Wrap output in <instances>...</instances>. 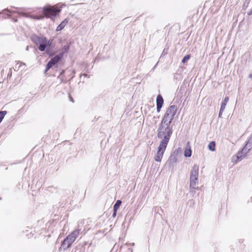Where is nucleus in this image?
Returning a JSON list of instances; mask_svg holds the SVG:
<instances>
[{
	"label": "nucleus",
	"mask_w": 252,
	"mask_h": 252,
	"mask_svg": "<svg viewBox=\"0 0 252 252\" xmlns=\"http://www.w3.org/2000/svg\"><path fill=\"white\" fill-rule=\"evenodd\" d=\"M248 15L249 16H252V8L248 12Z\"/></svg>",
	"instance_id": "b1692460"
},
{
	"label": "nucleus",
	"mask_w": 252,
	"mask_h": 252,
	"mask_svg": "<svg viewBox=\"0 0 252 252\" xmlns=\"http://www.w3.org/2000/svg\"><path fill=\"white\" fill-rule=\"evenodd\" d=\"M44 41H45L44 44H45V45L47 47V46H51V45L52 44V40H47L46 38H45V40Z\"/></svg>",
	"instance_id": "4be33fe9"
},
{
	"label": "nucleus",
	"mask_w": 252,
	"mask_h": 252,
	"mask_svg": "<svg viewBox=\"0 0 252 252\" xmlns=\"http://www.w3.org/2000/svg\"><path fill=\"white\" fill-rule=\"evenodd\" d=\"M229 101V97L228 96H225L223 101L221 103L220 108L221 111H224L227 102Z\"/></svg>",
	"instance_id": "ddd939ff"
},
{
	"label": "nucleus",
	"mask_w": 252,
	"mask_h": 252,
	"mask_svg": "<svg viewBox=\"0 0 252 252\" xmlns=\"http://www.w3.org/2000/svg\"><path fill=\"white\" fill-rule=\"evenodd\" d=\"M79 231V229L75 230L68 235L63 242L61 248L63 250L68 248L78 236Z\"/></svg>",
	"instance_id": "f03ea898"
},
{
	"label": "nucleus",
	"mask_w": 252,
	"mask_h": 252,
	"mask_svg": "<svg viewBox=\"0 0 252 252\" xmlns=\"http://www.w3.org/2000/svg\"><path fill=\"white\" fill-rule=\"evenodd\" d=\"M22 66H26L25 63H24L20 61H18L17 63V64L15 66L16 68H18V69L22 68Z\"/></svg>",
	"instance_id": "a211bd4d"
},
{
	"label": "nucleus",
	"mask_w": 252,
	"mask_h": 252,
	"mask_svg": "<svg viewBox=\"0 0 252 252\" xmlns=\"http://www.w3.org/2000/svg\"><path fill=\"white\" fill-rule=\"evenodd\" d=\"M61 59V57L59 55H56L53 58H52L47 63L46 68L45 69V72H46L50 68H51L54 65L57 63Z\"/></svg>",
	"instance_id": "423d86ee"
},
{
	"label": "nucleus",
	"mask_w": 252,
	"mask_h": 252,
	"mask_svg": "<svg viewBox=\"0 0 252 252\" xmlns=\"http://www.w3.org/2000/svg\"><path fill=\"white\" fill-rule=\"evenodd\" d=\"M245 146L250 151L252 149V134L249 138Z\"/></svg>",
	"instance_id": "2eb2a0df"
},
{
	"label": "nucleus",
	"mask_w": 252,
	"mask_h": 252,
	"mask_svg": "<svg viewBox=\"0 0 252 252\" xmlns=\"http://www.w3.org/2000/svg\"><path fill=\"white\" fill-rule=\"evenodd\" d=\"M45 15L47 17L55 16L57 13L60 11V9H56L54 6H45L43 8Z\"/></svg>",
	"instance_id": "39448f33"
},
{
	"label": "nucleus",
	"mask_w": 252,
	"mask_h": 252,
	"mask_svg": "<svg viewBox=\"0 0 252 252\" xmlns=\"http://www.w3.org/2000/svg\"><path fill=\"white\" fill-rule=\"evenodd\" d=\"M208 149L209 150H210L212 152H214L216 150V143L215 141H212L211 142L208 146Z\"/></svg>",
	"instance_id": "dca6fc26"
},
{
	"label": "nucleus",
	"mask_w": 252,
	"mask_h": 252,
	"mask_svg": "<svg viewBox=\"0 0 252 252\" xmlns=\"http://www.w3.org/2000/svg\"><path fill=\"white\" fill-rule=\"evenodd\" d=\"M43 18V16H37L35 17V19H36L37 20H40V19H41Z\"/></svg>",
	"instance_id": "393cba45"
},
{
	"label": "nucleus",
	"mask_w": 252,
	"mask_h": 252,
	"mask_svg": "<svg viewBox=\"0 0 252 252\" xmlns=\"http://www.w3.org/2000/svg\"><path fill=\"white\" fill-rule=\"evenodd\" d=\"M32 40L37 45L42 43L44 44L45 42L44 41L45 40V37L33 36L32 37Z\"/></svg>",
	"instance_id": "9d476101"
},
{
	"label": "nucleus",
	"mask_w": 252,
	"mask_h": 252,
	"mask_svg": "<svg viewBox=\"0 0 252 252\" xmlns=\"http://www.w3.org/2000/svg\"><path fill=\"white\" fill-rule=\"evenodd\" d=\"M249 151L250 150H248L245 146H244L242 150L237 153L236 156L237 159L241 160L242 158L246 156Z\"/></svg>",
	"instance_id": "0eeeda50"
},
{
	"label": "nucleus",
	"mask_w": 252,
	"mask_h": 252,
	"mask_svg": "<svg viewBox=\"0 0 252 252\" xmlns=\"http://www.w3.org/2000/svg\"><path fill=\"white\" fill-rule=\"evenodd\" d=\"M190 59V55H187L184 57V58L183 59L182 62L183 63H185L187 62L188 60H189Z\"/></svg>",
	"instance_id": "aec40b11"
},
{
	"label": "nucleus",
	"mask_w": 252,
	"mask_h": 252,
	"mask_svg": "<svg viewBox=\"0 0 252 252\" xmlns=\"http://www.w3.org/2000/svg\"><path fill=\"white\" fill-rule=\"evenodd\" d=\"M223 111H221V108H220V110L219 114V117H221V116Z\"/></svg>",
	"instance_id": "5701e85b"
},
{
	"label": "nucleus",
	"mask_w": 252,
	"mask_h": 252,
	"mask_svg": "<svg viewBox=\"0 0 252 252\" xmlns=\"http://www.w3.org/2000/svg\"><path fill=\"white\" fill-rule=\"evenodd\" d=\"M116 214V212L114 211V213H113V216H115Z\"/></svg>",
	"instance_id": "bb28decb"
},
{
	"label": "nucleus",
	"mask_w": 252,
	"mask_h": 252,
	"mask_svg": "<svg viewBox=\"0 0 252 252\" xmlns=\"http://www.w3.org/2000/svg\"><path fill=\"white\" fill-rule=\"evenodd\" d=\"M69 98H70V100L71 101H72V102H74V100H73V98L70 96H69Z\"/></svg>",
	"instance_id": "a878e982"
},
{
	"label": "nucleus",
	"mask_w": 252,
	"mask_h": 252,
	"mask_svg": "<svg viewBox=\"0 0 252 252\" xmlns=\"http://www.w3.org/2000/svg\"><path fill=\"white\" fill-rule=\"evenodd\" d=\"M167 143L164 142H161L158 147V150L157 154L155 156L154 159L156 161L160 162L162 158L164 151L166 148Z\"/></svg>",
	"instance_id": "20e7f679"
},
{
	"label": "nucleus",
	"mask_w": 252,
	"mask_h": 252,
	"mask_svg": "<svg viewBox=\"0 0 252 252\" xmlns=\"http://www.w3.org/2000/svg\"><path fill=\"white\" fill-rule=\"evenodd\" d=\"M199 166L197 165H194L191 170L190 178H197L198 177Z\"/></svg>",
	"instance_id": "1a4fd4ad"
},
{
	"label": "nucleus",
	"mask_w": 252,
	"mask_h": 252,
	"mask_svg": "<svg viewBox=\"0 0 252 252\" xmlns=\"http://www.w3.org/2000/svg\"><path fill=\"white\" fill-rule=\"evenodd\" d=\"M177 111V107L176 106L173 105L170 106L169 108L166 111L163 118V120H166V121L171 123L172 120L174 118V117Z\"/></svg>",
	"instance_id": "7ed1b4c3"
},
{
	"label": "nucleus",
	"mask_w": 252,
	"mask_h": 252,
	"mask_svg": "<svg viewBox=\"0 0 252 252\" xmlns=\"http://www.w3.org/2000/svg\"><path fill=\"white\" fill-rule=\"evenodd\" d=\"M198 184V178H190V183L189 186L194 188V187H196Z\"/></svg>",
	"instance_id": "f8f14e48"
},
{
	"label": "nucleus",
	"mask_w": 252,
	"mask_h": 252,
	"mask_svg": "<svg viewBox=\"0 0 252 252\" xmlns=\"http://www.w3.org/2000/svg\"><path fill=\"white\" fill-rule=\"evenodd\" d=\"M67 22H68V21L66 19H65L57 27L56 31H61L62 29H63L64 28V27L66 26Z\"/></svg>",
	"instance_id": "4468645a"
},
{
	"label": "nucleus",
	"mask_w": 252,
	"mask_h": 252,
	"mask_svg": "<svg viewBox=\"0 0 252 252\" xmlns=\"http://www.w3.org/2000/svg\"><path fill=\"white\" fill-rule=\"evenodd\" d=\"M171 123L166 120H162L161 124L158 128L157 136L162 139L161 142L167 143L169 142L170 136L172 133V127Z\"/></svg>",
	"instance_id": "f257e3e1"
},
{
	"label": "nucleus",
	"mask_w": 252,
	"mask_h": 252,
	"mask_svg": "<svg viewBox=\"0 0 252 252\" xmlns=\"http://www.w3.org/2000/svg\"><path fill=\"white\" fill-rule=\"evenodd\" d=\"M184 156L186 157H190L191 156V150L189 142H188L187 144L186 147L184 152Z\"/></svg>",
	"instance_id": "9b49d317"
},
{
	"label": "nucleus",
	"mask_w": 252,
	"mask_h": 252,
	"mask_svg": "<svg viewBox=\"0 0 252 252\" xmlns=\"http://www.w3.org/2000/svg\"><path fill=\"white\" fill-rule=\"evenodd\" d=\"M46 47L45 44H40L38 47L39 50L41 51H44Z\"/></svg>",
	"instance_id": "6ab92c4d"
},
{
	"label": "nucleus",
	"mask_w": 252,
	"mask_h": 252,
	"mask_svg": "<svg viewBox=\"0 0 252 252\" xmlns=\"http://www.w3.org/2000/svg\"><path fill=\"white\" fill-rule=\"evenodd\" d=\"M195 189H199L198 187H194V188H192L189 186V191L193 195L195 193Z\"/></svg>",
	"instance_id": "412c9836"
},
{
	"label": "nucleus",
	"mask_w": 252,
	"mask_h": 252,
	"mask_svg": "<svg viewBox=\"0 0 252 252\" xmlns=\"http://www.w3.org/2000/svg\"><path fill=\"white\" fill-rule=\"evenodd\" d=\"M121 203H122V202L121 200H117L116 201V203L115 204V205H114V207H113L114 211L117 212V210L119 208Z\"/></svg>",
	"instance_id": "f3484780"
},
{
	"label": "nucleus",
	"mask_w": 252,
	"mask_h": 252,
	"mask_svg": "<svg viewBox=\"0 0 252 252\" xmlns=\"http://www.w3.org/2000/svg\"><path fill=\"white\" fill-rule=\"evenodd\" d=\"M163 103V99L162 96L158 94L157 97V112H159Z\"/></svg>",
	"instance_id": "6e6552de"
}]
</instances>
